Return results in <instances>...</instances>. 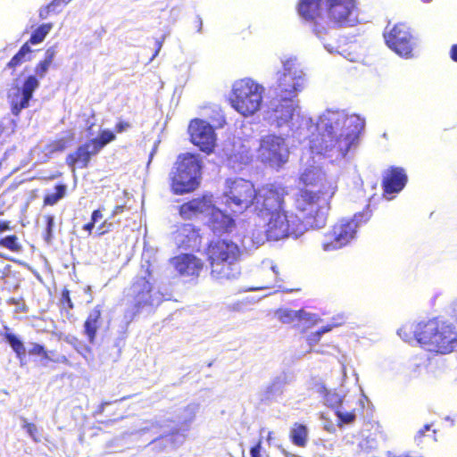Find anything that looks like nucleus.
<instances>
[{
  "mask_svg": "<svg viewBox=\"0 0 457 457\" xmlns=\"http://www.w3.org/2000/svg\"><path fill=\"white\" fill-rule=\"evenodd\" d=\"M258 157L274 169H280L288 161L289 149L283 137L267 135L260 141Z\"/></svg>",
  "mask_w": 457,
  "mask_h": 457,
  "instance_id": "nucleus-11",
  "label": "nucleus"
},
{
  "mask_svg": "<svg viewBox=\"0 0 457 457\" xmlns=\"http://www.w3.org/2000/svg\"><path fill=\"white\" fill-rule=\"evenodd\" d=\"M324 173L317 166L306 168L300 175V182L304 186H318L324 179Z\"/></svg>",
  "mask_w": 457,
  "mask_h": 457,
  "instance_id": "nucleus-30",
  "label": "nucleus"
},
{
  "mask_svg": "<svg viewBox=\"0 0 457 457\" xmlns=\"http://www.w3.org/2000/svg\"><path fill=\"white\" fill-rule=\"evenodd\" d=\"M0 245L11 251H19L21 246L18 243V237L15 235L6 236L0 239Z\"/></svg>",
  "mask_w": 457,
  "mask_h": 457,
  "instance_id": "nucleus-41",
  "label": "nucleus"
},
{
  "mask_svg": "<svg viewBox=\"0 0 457 457\" xmlns=\"http://www.w3.org/2000/svg\"><path fill=\"white\" fill-rule=\"evenodd\" d=\"M45 218L46 224L44 234V240L49 245L52 243L54 238V216L46 215Z\"/></svg>",
  "mask_w": 457,
  "mask_h": 457,
  "instance_id": "nucleus-40",
  "label": "nucleus"
},
{
  "mask_svg": "<svg viewBox=\"0 0 457 457\" xmlns=\"http://www.w3.org/2000/svg\"><path fill=\"white\" fill-rule=\"evenodd\" d=\"M210 266L212 278L220 283L237 279L241 274V268L238 262H220V266L222 267L220 275H215L213 262H210Z\"/></svg>",
  "mask_w": 457,
  "mask_h": 457,
  "instance_id": "nucleus-26",
  "label": "nucleus"
},
{
  "mask_svg": "<svg viewBox=\"0 0 457 457\" xmlns=\"http://www.w3.org/2000/svg\"><path fill=\"white\" fill-rule=\"evenodd\" d=\"M297 117L307 129L304 138L309 139L311 152L332 161L343 159L355 149L365 129L361 116H342L336 120L333 116Z\"/></svg>",
  "mask_w": 457,
  "mask_h": 457,
  "instance_id": "nucleus-2",
  "label": "nucleus"
},
{
  "mask_svg": "<svg viewBox=\"0 0 457 457\" xmlns=\"http://www.w3.org/2000/svg\"><path fill=\"white\" fill-rule=\"evenodd\" d=\"M45 350V347L39 344H33L31 348L29 350V354L33 355H43V357L46 359V353H47Z\"/></svg>",
  "mask_w": 457,
  "mask_h": 457,
  "instance_id": "nucleus-47",
  "label": "nucleus"
},
{
  "mask_svg": "<svg viewBox=\"0 0 457 457\" xmlns=\"http://www.w3.org/2000/svg\"><path fill=\"white\" fill-rule=\"evenodd\" d=\"M202 111L205 113H214L218 114L220 112H221L220 105L216 104H207L202 107Z\"/></svg>",
  "mask_w": 457,
  "mask_h": 457,
  "instance_id": "nucleus-48",
  "label": "nucleus"
},
{
  "mask_svg": "<svg viewBox=\"0 0 457 457\" xmlns=\"http://www.w3.org/2000/svg\"><path fill=\"white\" fill-rule=\"evenodd\" d=\"M124 210V205H117L112 212L110 219H114L115 216L121 213Z\"/></svg>",
  "mask_w": 457,
  "mask_h": 457,
  "instance_id": "nucleus-55",
  "label": "nucleus"
},
{
  "mask_svg": "<svg viewBox=\"0 0 457 457\" xmlns=\"http://www.w3.org/2000/svg\"><path fill=\"white\" fill-rule=\"evenodd\" d=\"M328 192L301 189L295 195V207L302 217L285 211L271 212L263 220L253 219L250 234L242 239L245 249L262 245L267 240L278 241L290 236L298 237L309 228H321L327 223Z\"/></svg>",
  "mask_w": 457,
  "mask_h": 457,
  "instance_id": "nucleus-1",
  "label": "nucleus"
},
{
  "mask_svg": "<svg viewBox=\"0 0 457 457\" xmlns=\"http://www.w3.org/2000/svg\"><path fill=\"white\" fill-rule=\"evenodd\" d=\"M171 264L182 276L198 275L202 270V262L193 254H181L171 260Z\"/></svg>",
  "mask_w": 457,
  "mask_h": 457,
  "instance_id": "nucleus-20",
  "label": "nucleus"
},
{
  "mask_svg": "<svg viewBox=\"0 0 457 457\" xmlns=\"http://www.w3.org/2000/svg\"><path fill=\"white\" fill-rule=\"evenodd\" d=\"M112 219L108 218L106 219L97 228H96V235L98 237L104 235L107 232H110L114 229L117 223L111 220Z\"/></svg>",
  "mask_w": 457,
  "mask_h": 457,
  "instance_id": "nucleus-43",
  "label": "nucleus"
},
{
  "mask_svg": "<svg viewBox=\"0 0 457 457\" xmlns=\"http://www.w3.org/2000/svg\"><path fill=\"white\" fill-rule=\"evenodd\" d=\"M337 416L344 424H351L355 420L356 415L353 411H342L341 408L337 410Z\"/></svg>",
  "mask_w": 457,
  "mask_h": 457,
  "instance_id": "nucleus-42",
  "label": "nucleus"
},
{
  "mask_svg": "<svg viewBox=\"0 0 457 457\" xmlns=\"http://www.w3.org/2000/svg\"><path fill=\"white\" fill-rule=\"evenodd\" d=\"M50 12H57L55 10L50 9V4L45 8H41L39 11V17L41 19H46Z\"/></svg>",
  "mask_w": 457,
  "mask_h": 457,
  "instance_id": "nucleus-53",
  "label": "nucleus"
},
{
  "mask_svg": "<svg viewBox=\"0 0 457 457\" xmlns=\"http://www.w3.org/2000/svg\"><path fill=\"white\" fill-rule=\"evenodd\" d=\"M303 72L296 63L295 59H289L284 62V72L278 78V87L276 88V96L292 98L298 106L295 112H299L301 108L298 100L295 99V93L299 91L303 87Z\"/></svg>",
  "mask_w": 457,
  "mask_h": 457,
  "instance_id": "nucleus-12",
  "label": "nucleus"
},
{
  "mask_svg": "<svg viewBox=\"0 0 457 457\" xmlns=\"http://www.w3.org/2000/svg\"><path fill=\"white\" fill-rule=\"evenodd\" d=\"M256 192L249 180L228 179L227 180V189L224 192L225 204L234 212H241L243 210L253 207Z\"/></svg>",
  "mask_w": 457,
  "mask_h": 457,
  "instance_id": "nucleus-10",
  "label": "nucleus"
},
{
  "mask_svg": "<svg viewBox=\"0 0 457 457\" xmlns=\"http://www.w3.org/2000/svg\"><path fill=\"white\" fill-rule=\"evenodd\" d=\"M115 134L113 131L109 129H104L98 135V137L89 140L93 145L94 152H100L106 145L112 142L115 139Z\"/></svg>",
  "mask_w": 457,
  "mask_h": 457,
  "instance_id": "nucleus-33",
  "label": "nucleus"
},
{
  "mask_svg": "<svg viewBox=\"0 0 457 457\" xmlns=\"http://www.w3.org/2000/svg\"><path fill=\"white\" fill-rule=\"evenodd\" d=\"M261 449H262V440L260 439L258 443L253 445L250 450L251 457H261Z\"/></svg>",
  "mask_w": 457,
  "mask_h": 457,
  "instance_id": "nucleus-52",
  "label": "nucleus"
},
{
  "mask_svg": "<svg viewBox=\"0 0 457 457\" xmlns=\"http://www.w3.org/2000/svg\"><path fill=\"white\" fill-rule=\"evenodd\" d=\"M10 228H9V224L5 221H0V233L4 232V231H6L8 230Z\"/></svg>",
  "mask_w": 457,
  "mask_h": 457,
  "instance_id": "nucleus-62",
  "label": "nucleus"
},
{
  "mask_svg": "<svg viewBox=\"0 0 457 457\" xmlns=\"http://www.w3.org/2000/svg\"><path fill=\"white\" fill-rule=\"evenodd\" d=\"M22 428L29 435V436L36 442L39 441L37 438V428L35 424L28 422L26 420H23Z\"/></svg>",
  "mask_w": 457,
  "mask_h": 457,
  "instance_id": "nucleus-44",
  "label": "nucleus"
},
{
  "mask_svg": "<svg viewBox=\"0 0 457 457\" xmlns=\"http://www.w3.org/2000/svg\"><path fill=\"white\" fill-rule=\"evenodd\" d=\"M326 11L325 0H301L298 4L299 14L309 21L322 19Z\"/></svg>",
  "mask_w": 457,
  "mask_h": 457,
  "instance_id": "nucleus-21",
  "label": "nucleus"
},
{
  "mask_svg": "<svg viewBox=\"0 0 457 457\" xmlns=\"http://www.w3.org/2000/svg\"><path fill=\"white\" fill-rule=\"evenodd\" d=\"M324 391L326 392L324 396L326 405L336 410L342 408L343 396L341 394L335 391H328L326 388H324Z\"/></svg>",
  "mask_w": 457,
  "mask_h": 457,
  "instance_id": "nucleus-36",
  "label": "nucleus"
},
{
  "mask_svg": "<svg viewBox=\"0 0 457 457\" xmlns=\"http://www.w3.org/2000/svg\"><path fill=\"white\" fill-rule=\"evenodd\" d=\"M451 57L453 61L457 62V45L453 46L451 50Z\"/></svg>",
  "mask_w": 457,
  "mask_h": 457,
  "instance_id": "nucleus-61",
  "label": "nucleus"
},
{
  "mask_svg": "<svg viewBox=\"0 0 457 457\" xmlns=\"http://www.w3.org/2000/svg\"><path fill=\"white\" fill-rule=\"evenodd\" d=\"M39 87V81L36 76H29L21 88L16 87L10 94L11 105L14 114L27 107L32 97L33 92Z\"/></svg>",
  "mask_w": 457,
  "mask_h": 457,
  "instance_id": "nucleus-17",
  "label": "nucleus"
},
{
  "mask_svg": "<svg viewBox=\"0 0 457 457\" xmlns=\"http://www.w3.org/2000/svg\"><path fill=\"white\" fill-rule=\"evenodd\" d=\"M62 303L65 304L68 308L72 309L73 303L71 302V299L70 297V292L68 289H64L62 293Z\"/></svg>",
  "mask_w": 457,
  "mask_h": 457,
  "instance_id": "nucleus-49",
  "label": "nucleus"
},
{
  "mask_svg": "<svg viewBox=\"0 0 457 457\" xmlns=\"http://www.w3.org/2000/svg\"><path fill=\"white\" fill-rule=\"evenodd\" d=\"M309 429L300 423H295L290 429L289 438L293 445L298 447H305L308 442Z\"/></svg>",
  "mask_w": 457,
  "mask_h": 457,
  "instance_id": "nucleus-29",
  "label": "nucleus"
},
{
  "mask_svg": "<svg viewBox=\"0 0 457 457\" xmlns=\"http://www.w3.org/2000/svg\"><path fill=\"white\" fill-rule=\"evenodd\" d=\"M128 296L131 298L133 308L128 309L124 314V320L129 324L135 316L145 306L159 304L162 296L159 293L153 294L152 284L145 277H137L128 291Z\"/></svg>",
  "mask_w": 457,
  "mask_h": 457,
  "instance_id": "nucleus-9",
  "label": "nucleus"
},
{
  "mask_svg": "<svg viewBox=\"0 0 457 457\" xmlns=\"http://www.w3.org/2000/svg\"><path fill=\"white\" fill-rule=\"evenodd\" d=\"M202 164L198 155H179L175 170L170 173L171 189L176 195L194 191L200 183Z\"/></svg>",
  "mask_w": 457,
  "mask_h": 457,
  "instance_id": "nucleus-6",
  "label": "nucleus"
},
{
  "mask_svg": "<svg viewBox=\"0 0 457 457\" xmlns=\"http://www.w3.org/2000/svg\"><path fill=\"white\" fill-rule=\"evenodd\" d=\"M264 91V87L251 78L237 79L232 85L230 105L239 114H255L257 112H262L263 114L272 112L295 114L298 109L295 102L287 97L271 98L265 103Z\"/></svg>",
  "mask_w": 457,
  "mask_h": 457,
  "instance_id": "nucleus-3",
  "label": "nucleus"
},
{
  "mask_svg": "<svg viewBox=\"0 0 457 457\" xmlns=\"http://www.w3.org/2000/svg\"><path fill=\"white\" fill-rule=\"evenodd\" d=\"M422 370L423 365L421 362L418 361L417 358H414L409 361L405 370V373L410 379H412L420 377Z\"/></svg>",
  "mask_w": 457,
  "mask_h": 457,
  "instance_id": "nucleus-39",
  "label": "nucleus"
},
{
  "mask_svg": "<svg viewBox=\"0 0 457 457\" xmlns=\"http://www.w3.org/2000/svg\"><path fill=\"white\" fill-rule=\"evenodd\" d=\"M326 17L338 26H353L357 21L355 0H325Z\"/></svg>",
  "mask_w": 457,
  "mask_h": 457,
  "instance_id": "nucleus-13",
  "label": "nucleus"
},
{
  "mask_svg": "<svg viewBox=\"0 0 457 457\" xmlns=\"http://www.w3.org/2000/svg\"><path fill=\"white\" fill-rule=\"evenodd\" d=\"M110 403H109V402H104V403H101V405L99 406L98 412H99V413H103V412H104V411L105 406L109 405Z\"/></svg>",
  "mask_w": 457,
  "mask_h": 457,
  "instance_id": "nucleus-64",
  "label": "nucleus"
},
{
  "mask_svg": "<svg viewBox=\"0 0 457 457\" xmlns=\"http://www.w3.org/2000/svg\"><path fill=\"white\" fill-rule=\"evenodd\" d=\"M431 429V425L426 424L417 431V433L414 436V442L417 445H420L423 442V437L425 436L426 433Z\"/></svg>",
  "mask_w": 457,
  "mask_h": 457,
  "instance_id": "nucleus-46",
  "label": "nucleus"
},
{
  "mask_svg": "<svg viewBox=\"0 0 457 457\" xmlns=\"http://www.w3.org/2000/svg\"><path fill=\"white\" fill-rule=\"evenodd\" d=\"M340 320H341V321H339V322L333 323L332 325L324 326L320 329L317 330L316 332L311 333L307 337V342H308V345H310V347L316 345L320 340L322 335L329 332L333 327L340 325L343 322L344 318L341 317Z\"/></svg>",
  "mask_w": 457,
  "mask_h": 457,
  "instance_id": "nucleus-35",
  "label": "nucleus"
},
{
  "mask_svg": "<svg viewBox=\"0 0 457 457\" xmlns=\"http://www.w3.org/2000/svg\"><path fill=\"white\" fill-rule=\"evenodd\" d=\"M191 142L206 154L213 151L216 145V134L213 127L205 120L194 119L188 126Z\"/></svg>",
  "mask_w": 457,
  "mask_h": 457,
  "instance_id": "nucleus-15",
  "label": "nucleus"
},
{
  "mask_svg": "<svg viewBox=\"0 0 457 457\" xmlns=\"http://www.w3.org/2000/svg\"><path fill=\"white\" fill-rule=\"evenodd\" d=\"M405 170L400 167H391L383 177V188L386 195L397 194L403 189L407 183Z\"/></svg>",
  "mask_w": 457,
  "mask_h": 457,
  "instance_id": "nucleus-18",
  "label": "nucleus"
},
{
  "mask_svg": "<svg viewBox=\"0 0 457 457\" xmlns=\"http://www.w3.org/2000/svg\"><path fill=\"white\" fill-rule=\"evenodd\" d=\"M54 193H49L46 195L44 198V203L46 205H54L57 204L62 198L64 197L67 190V187L64 184H59L55 186Z\"/></svg>",
  "mask_w": 457,
  "mask_h": 457,
  "instance_id": "nucleus-34",
  "label": "nucleus"
},
{
  "mask_svg": "<svg viewBox=\"0 0 457 457\" xmlns=\"http://www.w3.org/2000/svg\"><path fill=\"white\" fill-rule=\"evenodd\" d=\"M268 272L273 278L274 280L277 278L278 270L276 266L272 265Z\"/></svg>",
  "mask_w": 457,
  "mask_h": 457,
  "instance_id": "nucleus-60",
  "label": "nucleus"
},
{
  "mask_svg": "<svg viewBox=\"0 0 457 457\" xmlns=\"http://www.w3.org/2000/svg\"><path fill=\"white\" fill-rule=\"evenodd\" d=\"M129 127V124L128 123H123V122H120L119 124H117L116 126V129H117V132L120 133L124 130H126V129Z\"/></svg>",
  "mask_w": 457,
  "mask_h": 457,
  "instance_id": "nucleus-59",
  "label": "nucleus"
},
{
  "mask_svg": "<svg viewBox=\"0 0 457 457\" xmlns=\"http://www.w3.org/2000/svg\"><path fill=\"white\" fill-rule=\"evenodd\" d=\"M97 154L98 152L93 151V145L88 141L79 145L75 153L70 154L66 158V162L71 167L78 165L79 168H86L91 157Z\"/></svg>",
  "mask_w": 457,
  "mask_h": 457,
  "instance_id": "nucleus-24",
  "label": "nucleus"
},
{
  "mask_svg": "<svg viewBox=\"0 0 457 457\" xmlns=\"http://www.w3.org/2000/svg\"><path fill=\"white\" fill-rule=\"evenodd\" d=\"M286 188L278 184H268L258 189L255 195L253 211L256 213L253 219L263 220L271 212L284 209Z\"/></svg>",
  "mask_w": 457,
  "mask_h": 457,
  "instance_id": "nucleus-8",
  "label": "nucleus"
},
{
  "mask_svg": "<svg viewBox=\"0 0 457 457\" xmlns=\"http://www.w3.org/2000/svg\"><path fill=\"white\" fill-rule=\"evenodd\" d=\"M277 316L283 323L290 324L295 321L303 322V326L309 327L317 322V315L306 312L303 310H279L277 312Z\"/></svg>",
  "mask_w": 457,
  "mask_h": 457,
  "instance_id": "nucleus-22",
  "label": "nucleus"
},
{
  "mask_svg": "<svg viewBox=\"0 0 457 457\" xmlns=\"http://www.w3.org/2000/svg\"><path fill=\"white\" fill-rule=\"evenodd\" d=\"M272 287H274V284L270 282V283H266L265 285H262L258 287H251L248 289V291H256V290H260V289H266V288H272Z\"/></svg>",
  "mask_w": 457,
  "mask_h": 457,
  "instance_id": "nucleus-56",
  "label": "nucleus"
},
{
  "mask_svg": "<svg viewBox=\"0 0 457 457\" xmlns=\"http://www.w3.org/2000/svg\"><path fill=\"white\" fill-rule=\"evenodd\" d=\"M30 53V48L27 46V45H24L21 49L20 51L18 52V54L23 57H25L26 54H29Z\"/></svg>",
  "mask_w": 457,
  "mask_h": 457,
  "instance_id": "nucleus-58",
  "label": "nucleus"
},
{
  "mask_svg": "<svg viewBox=\"0 0 457 457\" xmlns=\"http://www.w3.org/2000/svg\"><path fill=\"white\" fill-rule=\"evenodd\" d=\"M71 0H53L50 3V9L55 10L56 12H59V8L62 5H66L69 4Z\"/></svg>",
  "mask_w": 457,
  "mask_h": 457,
  "instance_id": "nucleus-51",
  "label": "nucleus"
},
{
  "mask_svg": "<svg viewBox=\"0 0 457 457\" xmlns=\"http://www.w3.org/2000/svg\"><path fill=\"white\" fill-rule=\"evenodd\" d=\"M56 54V49L54 46L49 47L45 54V58L41 61L35 69L36 76L39 79H43L47 73L50 65L52 64L54 56Z\"/></svg>",
  "mask_w": 457,
  "mask_h": 457,
  "instance_id": "nucleus-31",
  "label": "nucleus"
},
{
  "mask_svg": "<svg viewBox=\"0 0 457 457\" xmlns=\"http://www.w3.org/2000/svg\"><path fill=\"white\" fill-rule=\"evenodd\" d=\"M397 334L405 342L416 341L427 351L440 354L450 353L457 346L456 327L438 318L405 324Z\"/></svg>",
  "mask_w": 457,
  "mask_h": 457,
  "instance_id": "nucleus-4",
  "label": "nucleus"
},
{
  "mask_svg": "<svg viewBox=\"0 0 457 457\" xmlns=\"http://www.w3.org/2000/svg\"><path fill=\"white\" fill-rule=\"evenodd\" d=\"M53 25L51 23H46L38 27L31 35L30 37V43L33 45H37L41 43L46 35L50 32L52 29Z\"/></svg>",
  "mask_w": 457,
  "mask_h": 457,
  "instance_id": "nucleus-37",
  "label": "nucleus"
},
{
  "mask_svg": "<svg viewBox=\"0 0 457 457\" xmlns=\"http://www.w3.org/2000/svg\"><path fill=\"white\" fill-rule=\"evenodd\" d=\"M386 45L400 56L409 57L412 51V37L405 24L395 25L384 35Z\"/></svg>",
  "mask_w": 457,
  "mask_h": 457,
  "instance_id": "nucleus-16",
  "label": "nucleus"
},
{
  "mask_svg": "<svg viewBox=\"0 0 457 457\" xmlns=\"http://www.w3.org/2000/svg\"><path fill=\"white\" fill-rule=\"evenodd\" d=\"M287 385L285 375L276 377L263 392L262 401H277L284 392Z\"/></svg>",
  "mask_w": 457,
  "mask_h": 457,
  "instance_id": "nucleus-28",
  "label": "nucleus"
},
{
  "mask_svg": "<svg viewBox=\"0 0 457 457\" xmlns=\"http://www.w3.org/2000/svg\"><path fill=\"white\" fill-rule=\"evenodd\" d=\"M67 143L68 141L65 138L53 141L44 146L43 152L46 156L57 152H62L67 147Z\"/></svg>",
  "mask_w": 457,
  "mask_h": 457,
  "instance_id": "nucleus-38",
  "label": "nucleus"
},
{
  "mask_svg": "<svg viewBox=\"0 0 457 457\" xmlns=\"http://www.w3.org/2000/svg\"><path fill=\"white\" fill-rule=\"evenodd\" d=\"M102 218H103V214L100 210H95L92 212L91 220L93 221V223L96 224L99 220H102Z\"/></svg>",
  "mask_w": 457,
  "mask_h": 457,
  "instance_id": "nucleus-54",
  "label": "nucleus"
},
{
  "mask_svg": "<svg viewBox=\"0 0 457 457\" xmlns=\"http://www.w3.org/2000/svg\"><path fill=\"white\" fill-rule=\"evenodd\" d=\"M210 216L209 226L214 234L230 232L235 226L234 220L219 209H212Z\"/></svg>",
  "mask_w": 457,
  "mask_h": 457,
  "instance_id": "nucleus-23",
  "label": "nucleus"
},
{
  "mask_svg": "<svg viewBox=\"0 0 457 457\" xmlns=\"http://www.w3.org/2000/svg\"><path fill=\"white\" fill-rule=\"evenodd\" d=\"M370 218L368 212H359L352 219L340 220L330 233L325 236L322 249L326 252L340 249L352 242L357 233V228L366 223Z\"/></svg>",
  "mask_w": 457,
  "mask_h": 457,
  "instance_id": "nucleus-7",
  "label": "nucleus"
},
{
  "mask_svg": "<svg viewBox=\"0 0 457 457\" xmlns=\"http://www.w3.org/2000/svg\"><path fill=\"white\" fill-rule=\"evenodd\" d=\"M4 334H2L5 339V341L9 344V345L12 348V350L17 354V357L21 359L22 356H25L26 349L23 342L13 333L9 331V328L4 327Z\"/></svg>",
  "mask_w": 457,
  "mask_h": 457,
  "instance_id": "nucleus-32",
  "label": "nucleus"
},
{
  "mask_svg": "<svg viewBox=\"0 0 457 457\" xmlns=\"http://www.w3.org/2000/svg\"><path fill=\"white\" fill-rule=\"evenodd\" d=\"M46 359L57 363H69V360L65 355L54 354V352H48L47 353H46Z\"/></svg>",
  "mask_w": 457,
  "mask_h": 457,
  "instance_id": "nucleus-45",
  "label": "nucleus"
},
{
  "mask_svg": "<svg viewBox=\"0 0 457 457\" xmlns=\"http://www.w3.org/2000/svg\"><path fill=\"white\" fill-rule=\"evenodd\" d=\"M213 209L212 202L209 198H196L180 206V214L187 219H190L193 215L197 213L210 212Z\"/></svg>",
  "mask_w": 457,
  "mask_h": 457,
  "instance_id": "nucleus-25",
  "label": "nucleus"
},
{
  "mask_svg": "<svg viewBox=\"0 0 457 457\" xmlns=\"http://www.w3.org/2000/svg\"><path fill=\"white\" fill-rule=\"evenodd\" d=\"M24 61V57L20 55L18 53L11 59L7 66L9 68H14L20 65Z\"/></svg>",
  "mask_w": 457,
  "mask_h": 457,
  "instance_id": "nucleus-50",
  "label": "nucleus"
},
{
  "mask_svg": "<svg viewBox=\"0 0 457 457\" xmlns=\"http://www.w3.org/2000/svg\"><path fill=\"white\" fill-rule=\"evenodd\" d=\"M199 409L198 403H192L176 409L167 419L160 421L162 432L159 438L154 440V446L164 450L179 447L186 441Z\"/></svg>",
  "mask_w": 457,
  "mask_h": 457,
  "instance_id": "nucleus-5",
  "label": "nucleus"
},
{
  "mask_svg": "<svg viewBox=\"0 0 457 457\" xmlns=\"http://www.w3.org/2000/svg\"><path fill=\"white\" fill-rule=\"evenodd\" d=\"M95 226H96V224L93 223V221L91 220L90 222H88L83 226V230L87 231V234H91Z\"/></svg>",
  "mask_w": 457,
  "mask_h": 457,
  "instance_id": "nucleus-57",
  "label": "nucleus"
},
{
  "mask_svg": "<svg viewBox=\"0 0 457 457\" xmlns=\"http://www.w3.org/2000/svg\"><path fill=\"white\" fill-rule=\"evenodd\" d=\"M174 240L179 248L194 250L200 246V237L195 227L191 224H183L176 231Z\"/></svg>",
  "mask_w": 457,
  "mask_h": 457,
  "instance_id": "nucleus-19",
  "label": "nucleus"
},
{
  "mask_svg": "<svg viewBox=\"0 0 457 457\" xmlns=\"http://www.w3.org/2000/svg\"><path fill=\"white\" fill-rule=\"evenodd\" d=\"M101 325V308L97 305L89 312L84 323V335L87 337L89 343H94L97 329Z\"/></svg>",
  "mask_w": 457,
  "mask_h": 457,
  "instance_id": "nucleus-27",
  "label": "nucleus"
},
{
  "mask_svg": "<svg viewBox=\"0 0 457 457\" xmlns=\"http://www.w3.org/2000/svg\"><path fill=\"white\" fill-rule=\"evenodd\" d=\"M240 250L237 244L225 239L212 243L208 248V258L213 262L215 275L220 274L222 267L220 262H238Z\"/></svg>",
  "mask_w": 457,
  "mask_h": 457,
  "instance_id": "nucleus-14",
  "label": "nucleus"
},
{
  "mask_svg": "<svg viewBox=\"0 0 457 457\" xmlns=\"http://www.w3.org/2000/svg\"><path fill=\"white\" fill-rule=\"evenodd\" d=\"M155 44H156L157 49H156V51H155V53H154V54L153 56V59L158 55V54H159V52H160V50L162 48V42L157 40Z\"/></svg>",
  "mask_w": 457,
  "mask_h": 457,
  "instance_id": "nucleus-63",
  "label": "nucleus"
}]
</instances>
